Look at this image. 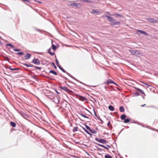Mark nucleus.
<instances>
[{
	"label": "nucleus",
	"mask_w": 158,
	"mask_h": 158,
	"mask_svg": "<svg viewBox=\"0 0 158 158\" xmlns=\"http://www.w3.org/2000/svg\"><path fill=\"white\" fill-rule=\"evenodd\" d=\"M85 127L87 129L89 130L91 132H92L91 130L90 129V128L88 126L86 125Z\"/></svg>",
	"instance_id": "22"
},
{
	"label": "nucleus",
	"mask_w": 158,
	"mask_h": 158,
	"mask_svg": "<svg viewBox=\"0 0 158 158\" xmlns=\"http://www.w3.org/2000/svg\"><path fill=\"white\" fill-rule=\"evenodd\" d=\"M10 124L12 127H15L16 125H15V123H14V122H11Z\"/></svg>",
	"instance_id": "19"
},
{
	"label": "nucleus",
	"mask_w": 158,
	"mask_h": 158,
	"mask_svg": "<svg viewBox=\"0 0 158 158\" xmlns=\"http://www.w3.org/2000/svg\"><path fill=\"white\" fill-rule=\"evenodd\" d=\"M120 23V22L119 21H116L115 22L114 21L112 24L113 25H117L119 24Z\"/></svg>",
	"instance_id": "13"
},
{
	"label": "nucleus",
	"mask_w": 158,
	"mask_h": 158,
	"mask_svg": "<svg viewBox=\"0 0 158 158\" xmlns=\"http://www.w3.org/2000/svg\"><path fill=\"white\" fill-rule=\"evenodd\" d=\"M137 94L139 95V94H138V93H137Z\"/></svg>",
	"instance_id": "41"
},
{
	"label": "nucleus",
	"mask_w": 158,
	"mask_h": 158,
	"mask_svg": "<svg viewBox=\"0 0 158 158\" xmlns=\"http://www.w3.org/2000/svg\"><path fill=\"white\" fill-rule=\"evenodd\" d=\"M56 63L57 64V65L58 66L59 68L63 72H64V71L63 70V69L61 67V66L59 65V62H58V61L57 60H56Z\"/></svg>",
	"instance_id": "10"
},
{
	"label": "nucleus",
	"mask_w": 158,
	"mask_h": 158,
	"mask_svg": "<svg viewBox=\"0 0 158 158\" xmlns=\"http://www.w3.org/2000/svg\"><path fill=\"white\" fill-rule=\"evenodd\" d=\"M130 121V120L128 119H126L125 120L124 122L126 123H128Z\"/></svg>",
	"instance_id": "21"
},
{
	"label": "nucleus",
	"mask_w": 158,
	"mask_h": 158,
	"mask_svg": "<svg viewBox=\"0 0 158 158\" xmlns=\"http://www.w3.org/2000/svg\"><path fill=\"white\" fill-rule=\"evenodd\" d=\"M141 82H142V83H143V84H146L145 83H144V82H143V81H140Z\"/></svg>",
	"instance_id": "34"
},
{
	"label": "nucleus",
	"mask_w": 158,
	"mask_h": 158,
	"mask_svg": "<svg viewBox=\"0 0 158 158\" xmlns=\"http://www.w3.org/2000/svg\"><path fill=\"white\" fill-rule=\"evenodd\" d=\"M32 63L37 65L40 64V62L37 59H34L32 61Z\"/></svg>",
	"instance_id": "5"
},
{
	"label": "nucleus",
	"mask_w": 158,
	"mask_h": 158,
	"mask_svg": "<svg viewBox=\"0 0 158 158\" xmlns=\"http://www.w3.org/2000/svg\"><path fill=\"white\" fill-rule=\"evenodd\" d=\"M56 48L55 45H52V48L54 50H55L56 49Z\"/></svg>",
	"instance_id": "25"
},
{
	"label": "nucleus",
	"mask_w": 158,
	"mask_h": 158,
	"mask_svg": "<svg viewBox=\"0 0 158 158\" xmlns=\"http://www.w3.org/2000/svg\"><path fill=\"white\" fill-rule=\"evenodd\" d=\"M148 21L151 23H158V21L152 18H148L147 19Z\"/></svg>",
	"instance_id": "2"
},
{
	"label": "nucleus",
	"mask_w": 158,
	"mask_h": 158,
	"mask_svg": "<svg viewBox=\"0 0 158 158\" xmlns=\"http://www.w3.org/2000/svg\"><path fill=\"white\" fill-rule=\"evenodd\" d=\"M137 94L139 95V94H138V93H137Z\"/></svg>",
	"instance_id": "40"
},
{
	"label": "nucleus",
	"mask_w": 158,
	"mask_h": 158,
	"mask_svg": "<svg viewBox=\"0 0 158 158\" xmlns=\"http://www.w3.org/2000/svg\"><path fill=\"white\" fill-rule=\"evenodd\" d=\"M11 69V70H14V69Z\"/></svg>",
	"instance_id": "36"
},
{
	"label": "nucleus",
	"mask_w": 158,
	"mask_h": 158,
	"mask_svg": "<svg viewBox=\"0 0 158 158\" xmlns=\"http://www.w3.org/2000/svg\"><path fill=\"white\" fill-rule=\"evenodd\" d=\"M111 83H113L114 84H116L115 83L111 81L110 80H109L107 82V83L109 84Z\"/></svg>",
	"instance_id": "23"
},
{
	"label": "nucleus",
	"mask_w": 158,
	"mask_h": 158,
	"mask_svg": "<svg viewBox=\"0 0 158 158\" xmlns=\"http://www.w3.org/2000/svg\"><path fill=\"white\" fill-rule=\"evenodd\" d=\"M95 140L99 142L102 143H105L106 142V141L105 139H99L98 138H96Z\"/></svg>",
	"instance_id": "3"
},
{
	"label": "nucleus",
	"mask_w": 158,
	"mask_h": 158,
	"mask_svg": "<svg viewBox=\"0 0 158 158\" xmlns=\"http://www.w3.org/2000/svg\"><path fill=\"white\" fill-rule=\"evenodd\" d=\"M85 130V131L86 133H87V134H90V133H89V132L88 131H87L86 129H85V130Z\"/></svg>",
	"instance_id": "29"
},
{
	"label": "nucleus",
	"mask_w": 158,
	"mask_h": 158,
	"mask_svg": "<svg viewBox=\"0 0 158 158\" xmlns=\"http://www.w3.org/2000/svg\"><path fill=\"white\" fill-rule=\"evenodd\" d=\"M50 73H52L54 75H57V73L56 72H55L54 71H53V70H50Z\"/></svg>",
	"instance_id": "17"
},
{
	"label": "nucleus",
	"mask_w": 158,
	"mask_h": 158,
	"mask_svg": "<svg viewBox=\"0 0 158 158\" xmlns=\"http://www.w3.org/2000/svg\"><path fill=\"white\" fill-rule=\"evenodd\" d=\"M137 32H139L141 34H143L145 35H147V36L148 35L147 33L143 31L142 30H138L137 31Z\"/></svg>",
	"instance_id": "7"
},
{
	"label": "nucleus",
	"mask_w": 158,
	"mask_h": 158,
	"mask_svg": "<svg viewBox=\"0 0 158 158\" xmlns=\"http://www.w3.org/2000/svg\"><path fill=\"white\" fill-rule=\"evenodd\" d=\"M120 110L121 112H123L124 111V109L123 106H121L120 107Z\"/></svg>",
	"instance_id": "16"
},
{
	"label": "nucleus",
	"mask_w": 158,
	"mask_h": 158,
	"mask_svg": "<svg viewBox=\"0 0 158 158\" xmlns=\"http://www.w3.org/2000/svg\"><path fill=\"white\" fill-rule=\"evenodd\" d=\"M142 85L143 86H144L143 85Z\"/></svg>",
	"instance_id": "37"
},
{
	"label": "nucleus",
	"mask_w": 158,
	"mask_h": 158,
	"mask_svg": "<svg viewBox=\"0 0 158 158\" xmlns=\"http://www.w3.org/2000/svg\"><path fill=\"white\" fill-rule=\"evenodd\" d=\"M22 0L23 1H24V2H30V0Z\"/></svg>",
	"instance_id": "28"
},
{
	"label": "nucleus",
	"mask_w": 158,
	"mask_h": 158,
	"mask_svg": "<svg viewBox=\"0 0 158 158\" xmlns=\"http://www.w3.org/2000/svg\"><path fill=\"white\" fill-rule=\"evenodd\" d=\"M145 84L147 85V88H148L149 86V85H148L147 84Z\"/></svg>",
	"instance_id": "33"
},
{
	"label": "nucleus",
	"mask_w": 158,
	"mask_h": 158,
	"mask_svg": "<svg viewBox=\"0 0 158 158\" xmlns=\"http://www.w3.org/2000/svg\"><path fill=\"white\" fill-rule=\"evenodd\" d=\"M137 94L139 95V94H138V93H137Z\"/></svg>",
	"instance_id": "39"
},
{
	"label": "nucleus",
	"mask_w": 158,
	"mask_h": 158,
	"mask_svg": "<svg viewBox=\"0 0 158 158\" xmlns=\"http://www.w3.org/2000/svg\"><path fill=\"white\" fill-rule=\"evenodd\" d=\"M105 158H112L110 156L108 155H105Z\"/></svg>",
	"instance_id": "20"
},
{
	"label": "nucleus",
	"mask_w": 158,
	"mask_h": 158,
	"mask_svg": "<svg viewBox=\"0 0 158 158\" xmlns=\"http://www.w3.org/2000/svg\"><path fill=\"white\" fill-rule=\"evenodd\" d=\"M52 64L53 66L55 67V68H56V66L55 65L54 63H52Z\"/></svg>",
	"instance_id": "31"
},
{
	"label": "nucleus",
	"mask_w": 158,
	"mask_h": 158,
	"mask_svg": "<svg viewBox=\"0 0 158 158\" xmlns=\"http://www.w3.org/2000/svg\"><path fill=\"white\" fill-rule=\"evenodd\" d=\"M99 145L100 146H101V147H102L104 148L105 149H108V148L107 147H105L103 145L100 144V145Z\"/></svg>",
	"instance_id": "24"
},
{
	"label": "nucleus",
	"mask_w": 158,
	"mask_h": 158,
	"mask_svg": "<svg viewBox=\"0 0 158 158\" xmlns=\"http://www.w3.org/2000/svg\"><path fill=\"white\" fill-rule=\"evenodd\" d=\"M71 5L73 6H75L78 8H80L81 7V5L78 3H73Z\"/></svg>",
	"instance_id": "6"
},
{
	"label": "nucleus",
	"mask_w": 158,
	"mask_h": 158,
	"mask_svg": "<svg viewBox=\"0 0 158 158\" xmlns=\"http://www.w3.org/2000/svg\"><path fill=\"white\" fill-rule=\"evenodd\" d=\"M87 0H86V1H85L87 2Z\"/></svg>",
	"instance_id": "42"
},
{
	"label": "nucleus",
	"mask_w": 158,
	"mask_h": 158,
	"mask_svg": "<svg viewBox=\"0 0 158 158\" xmlns=\"http://www.w3.org/2000/svg\"><path fill=\"white\" fill-rule=\"evenodd\" d=\"M17 54L19 55H23V52H18Z\"/></svg>",
	"instance_id": "27"
},
{
	"label": "nucleus",
	"mask_w": 158,
	"mask_h": 158,
	"mask_svg": "<svg viewBox=\"0 0 158 158\" xmlns=\"http://www.w3.org/2000/svg\"><path fill=\"white\" fill-rule=\"evenodd\" d=\"M14 50L15 51H20V50L19 49H14Z\"/></svg>",
	"instance_id": "30"
},
{
	"label": "nucleus",
	"mask_w": 158,
	"mask_h": 158,
	"mask_svg": "<svg viewBox=\"0 0 158 158\" xmlns=\"http://www.w3.org/2000/svg\"><path fill=\"white\" fill-rule=\"evenodd\" d=\"M157 21H158V19H157Z\"/></svg>",
	"instance_id": "43"
},
{
	"label": "nucleus",
	"mask_w": 158,
	"mask_h": 158,
	"mask_svg": "<svg viewBox=\"0 0 158 158\" xmlns=\"http://www.w3.org/2000/svg\"><path fill=\"white\" fill-rule=\"evenodd\" d=\"M126 118V116L125 114H123L121 116V118L122 120H123Z\"/></svg>",
	"instance_id": "18"
},
{
	"label": "nucleus",
	"mask_w": 158,
	"mask_h": 158,
	"mask_svg": "<svg viewBox=\"0 0 158 158\" xmlns=\"http://www.w3.org/2000/svg\"><path fill=\"white\" fill-rule=\"evenodd\" d=\"M108 108L109 110L111 111H113L114 110V108L112 106H109Z\"/></svg>",
	"instance_id": "14"
},
{
	"label": "nucleus",
	"mask_w": 158,
	"mask_h": 158,
	"mask_svg": "<svg viewBox=\"0 0 158 158\" xmlns=\"http://www.w3.org/2000/svg\"><path fill=\"white\" fill-rule=\"evenodd\" d=\"M30 56L31 55L29 54L28 53H27L26 55L24 57V59L25 60L27 59L30 58Z\"/></svg>",
	"instance_id": "9"
},
{
	"label": "nucleus",
	"mask_w": 158,
	"mask_h": 158,
	"mask_svg": "<svg viewBox=\"0 0 158 158\" xmlns=\"http://www.w3.org/2000/svg\"><path fill=\"white\" fill-rule=\"evenodd\" d=\"M7 45H9V46H10L12 47H13V46L12 45H11V44H7Z\"/></svg>",
	"instance_id": "32"
},
{
	"label": "nucleus",
	"mask_w": 158,
	"mask_h": 158,
	"mask_svg": "<svg viewBox=\"0 0 158 158\" xmlns=\"http://www.w3.org/2000/svg\"><path fill=\"white\" fill-rule=\"evenodd\" d=\"M106 13L111 16H114L116 17H118L119 16H122L121 15L119 14H114L113 15H112L110 14L109 12H106Z\"/></svg>",
	"instance_id": "8"
},
{
	"label": "nucleus",
	"mask_w": 158,
	"mask_h": 158,
	"mask_svg": "<svg viewBox=\"0 0 158 158\" xmlns=\"http://www.w3.org/2000/svg\"><path fill=\"white\" fill-rule=\"evenodd\" d=\"M79 99L80 100L82 101H84L85 100H86L85 98L83 97H80Z\"/></svg>",
	"instance_id": "15"
},
{
	"label": "nucleus",
	"mask_w": 158,
	"mask_h": 158,
	"mask_svg": "<svg viewBox=\"0 0 158 158\" xmlns=\"http://www.w3.org/2000/svg\"><path fill=\"white\" fill-rule=\"evenodd\" d=\"M144 105H143L142 106H143Z\"/></svg>",
	"instance_id": "38"
},
{
	"label": "nucleus",
	"mask_w": 158,
	"mask_h": 158,
	"mask_svg": "<svg viewBox=\"0 0 158 158\" xmlns=\"http://www.w3.org/2000/svg\"><path fill=\"white\" fill-rule=\"evenodd\" d=\"M105 18H106L111 23H112L114 21V19L112 17H110L109 16H107L106 15H105L103 16Z\"/></svg>",
	"instance_id": "1"
},
{
	"label": "nucleus",
	"mask_w": 158,
	"mask_h": 158,
	"mask_svg": "<svg viewBox=\"0 0 158 158\" xmlns=\"http://www.w3.org/2000/svg\"><path fill=\"white\" fill-rule=\"evenodd\" d=\"M51 50V49H50L48 50V52H49V53L51 54V55H54V53H52L50 52V50Z\"/></svg>",
	"instance_id": "26"
},
{
	"label": "nucleus",
	"mask_w": 158,
	"mask_h": 158,
	"mask_svg": "<svg viewBox=\"0 0 158 158\" xmlns=\"http://www.w3.org/2000/svg\"><path fill=\"white\" fill-rule=\"evenodd\" d=\"M100 12V11L98 10H92L91 13L94 14H98Z\"/></svg>",
	"instance_id": "11"
},
{
	"label": "nucleus",
	"mask_w": 158,
	"mask_h": 158,
	"mask_svg": "<svg viewBox=\"0 0 158 158\" xmlns=\"http://www.w3.org/2000/svg\"><path fill=\"white\" fill-rule=\"evenodd\" d=\"M129 51L133 55H137V54H139V52L138 51L132 50H130Z\"/></svg>",
	"instance_id": "4"
},
{
	"label": "nucleus",
	"mask_w": 158,
	"mask_h": 158,
	"mask_svg": "<svg viewBox=\"0 0 158 158\" xmlns=\"http://www.w3.org/2000/svg\"><path fill=\"white\" fill-rule=\"evenodd\" d=\"M135 89L136 90L138 91L139 92L142 94H144V93L143 90H142L141 89H139V88H137V87L135 88Z\"/></svg>",
	"instance_id": "12"
},
{
	"label": "nucleus",
	"mask_w": 158,
	"mask_h": 158,
	"mask_svg": "<svg viewBox=\"0 0 158 158\" xmlns=\"http://www.w3.org/2000/svg\"><path fill=\"white\" fill-rule=\"evenodd\" d=\"M25 65H26L27 66H28V67L29 66L28 65H27V64H25Z\"/></svg>",
	"instance_id": "35"
}]
</instances>
